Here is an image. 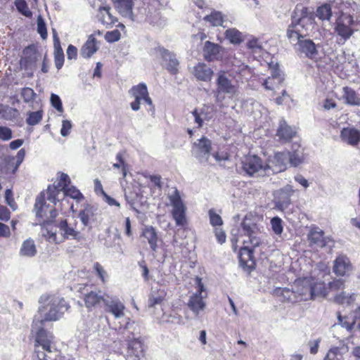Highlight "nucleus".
Segmentation results:
<instances>
[{
  "label": "nucleus",
  "mask_w": 360,
  "mask_h": 360,
  "mask_svg": "<svg viewBox=\"0 0 360 360\" xmlns=\"http://www.w3.org/2000/svg\"><path fill=\"white\" fill-rule=\"evenodd\" d=\"M261 230L255 220L245 217L240 226H235L231 231V242L234 250L236 243L241 240L244 246L240 248L239 262L240 266L248 271H251L255 265L253 252L259 246L262 239L259 236Z\"/></svg>",
  "instance_id": "obj_1"
},
{
  "label": "nucleus",
  "mask_w": 360,
  "mask_h": 360,
  "mask_svg": "<svg viewBox=\"0 0 360 360\" xmlns=\"http://www.w3.org/2000/svg\"><path fill=\"white\" fill-rule=\"evenodd\" d=\"M40 307L39 314L41 319L34 317L32 322V331L41 326L45 321H56L60 319L70 307L62 297L55 295H42L39 300Z\"/></svg>",
  "instance_id": "obj_2"
},
{
  "label": "nucleus",
  "mask_w": 360,
  "mask_h": 360,
  "mask_svg": "<svg viewBox=\"0 0 360 360\" xmlns=\"http://www.w3.org/2000/svg\"><path fill=\"white\" fill-rule=\"evenodd\" d=\"M191 155L203 165L212 164L210 162L211 157L217 162L226 160V158L221 155L219 152H213L212 141L204 136L193 143Z\"/></svg>",
  "instance_id": "obj_3"
},
{
  "label": "nucleus",
  "mask_w": 360,
  "mask_h": 360,
  "mask_svg": "<svg viewBox=\"0 0 360 360\" xmlns=\"http://www.w3.org/2000/svg\"><path fill=\"white\" fill-rule=\"evenodd\" d=\"M307 15L308 8L307 7L296 6L291 15L290 24L286 30V36L290 43H296L298 45L299 41L302 40L303 35L301 34V30L304 27L303 21Z\"/></svg>",
  "instance_id": "obj_4"
},
{
  "label": "nucleus",
  "mask_w": 360,
  "mask_h": 360,
  "mask_svg": "<svg viewBox=\"0 0 360 360\" xmlns=\"http://www.w3.org/2000/svg\"><path fill=\"white\" fill-rule=\"evenodd\" d=\"M356 22L352 15L342 13L335 20L334 32L339 44H344L354 33Z\"/></svg>",
  "instance_id": "obj_5"
},
{
  "label": "nucleus",
  "mask_w": 360,
  "mask_h": 360,
  "mask_svg": "<svg viewBox=\"0 0 360 360\" xmlns=\"http://www.w3.org/2000/svg\"><path fill=\"white\" fill-rule=\"evenodd\" d=\"M47 200L46 191H42L36 198L33 212L38 219L43 220V224L46 226L54 223L58 216V212L56 208L51 207L46 202Z\"/></svg>",
  "instance_id": "obj_6"
},
{
  "label": "nucleus",
  "mask_w": 360,
  "mask_h": 360,
  "mask_svg": "<svg viewBox=\"0 0 360 360\" xmlns=\"http://www.w3.org/2000/svg\"><path fill=\"white\" fill-rule=\"evenodd\" d=\"M229 77L230 75L225 71H219L217 74L216 89L214 94L218 103H221L224 100L225 95L231 97L237 91V86Z\"/></svg>",
  "instance_id": "obj_7"
},
{
  "label": "nucleus",
  "mask_w": 360,
  "mask_h": 360,
  "mask_svg": "<svg viewBox=\"0 0 360 360\" xmlns=\"http://www.w3.org/2000/svg\"><path fill=\"white\" fill-rule=\"evenodd\" d=\"M193 281L196 292L190 297L188 307L195 316H198L206 306L204 298L207 297V292L201 278L196 276Z\"/></svg>",
  "instance_id": "obj_8"
},
{
  "label": "nucleus",
  "mask_w": 360,
  "mask_h": 360,
  "mask_svg": "<svg viewBox=\"0 0 360 360\" xmlns=\"http://www.w3.org/2000/svg\"><path fill=\"white\" fill-rule=\"evenodd\" d=\"M130 95L134 98V101L130 103L131 108L134 111H138L140 109L141 101L143 100L149 105L148 110L155 114V106L152 99L149 96L147 86L145 83H139L133 86L129 91Z\"/></svg>",
  "instance_id": "obj_9"
},
{
  "label": "nucleus",
  "mask_w": 360,
  "mask_h": 360,
  "mask_svg": "<svg viewBox=\"0 0 360 360\" xmlns=\"http://www.w3.org/2000/svg\"><path fill=\"white\" fill-rule=\"evenodd\" d=\"M242 169L250 176H269L266 162L257 155L247 156L242 162Z\"/></svg>",
  "instance_id": "obj_10"
},
{
  "label": "nucleus",
  "mask_w": 360,
  "mask_h": 360,
  "mask_svg": "<svg viewBox=\"0 0 360 360\" xmlns=\"http://www.w3.org/2000/svg\"><path fill=\"white\" fill-rule=\"evenodd\" d=\"M168 198L172 206V215L176 226H184L187 223L186 207L181 200L179 191L175 188L174 192L168 195Z\"/></svg>",
  "instance_id": "obj_11"
},
{
  "label": "nucleus",
  "mask_w": 360,
  "mask_h": 360,
  "mask_svg": "<svg viewBox=\"0 0 360 360\" xmlns=\"http://www.w3.org/2000/svg\"><path fill=\"white\" fill-rule=\"evenodd\" d=\"M53 224L61 237L60 241L65 240L80 241L83 239L82 233L77 229L75 223H69L66 219H58L54 221Z\"/></svg>",
  "instance_id": "obj_12"
},
{
  "label": "nucleus",
  "mask_w": 360,
  "mask_h": 360,
  "mask_svg": "<svg viewBox=\"0 0 360 360\" xmlns=\"http://www.w3.org/2000/svg\"><path fill=\"white\" fill-rule=\"evenodd\" d=\"M154 51L161 58V65L171 75H176L179 73V61L174 52L161 46L155 47Z\"/></svg>",
  "instance_id": "obj_13"
},
{
  "label": "nucleus",
  "mask_w": 360,
  "mask_h": 360,
  "mask_svg": "<svg viewBox=\"0 0 360 360\" xmlns=\"http://www.w3.org/2000/svg\"><path fill=\"white\" fill-rule=\"evenodd\" d=\"M289 152L283 151L275 153L273 156L269 158L266 162L269 175L281 172L287 169L289 164Z\"/></svg>",
  "instance_id": "obj_14"
},
{
  "label": "nucleus",
  "mask_w": 360,
  "mask_h": 360,
  "mask_svg": "<svg viewBox=\"0 0 360 360\" xmlns=\"http://www.w3.org/2000/svg\"><path fill=\"white\" fill-rule=\"evenodd\" d=\"M294 193L295 190L290 184L276 191L274 194V208L282 212L288 209L291 205V197Z\"/></svg>",
  "instance_id": "obj_15"
},
{
  "label": "nucleus",
  "mask_w": 360,
  "mask_h": 360,
  "mask_svg": "<svg viewBox=\"0 0 360 360\" xmlns=\"http://www.w3.org/2000/svg\"><path fill=\"white\" fill-rule=\"evenodd\" d=\"M60 179L57 186L49 185L46 189L47 200L56 205V202L60 200L59 195L65 188H68L70 184V179L67 174L59 173Z\"/></svg>",
  "instance_id": "obj_16"
},
{
  "label": "nucleus",
  "mask_w": 360,
  "mask_h": 360,
  "mask_svg": "<svg viewBox=\"0 0 360 360\" xmlns=\"http://www.w3.org/2000/svg\"><path fill=\"white\" fill-rule=\"evenodd\" d=\"M103 303L105 311L112 314L115 319L124 316L125 306L117 297L106 295Z\"/></svg>",
  "instance_id": "obj_17"
},
{
  "label": "nucleus",
  "mask_w": 360,
  "mask_h": 360,
  "mask_svg": "<svg viewBox=\"0 0 360 360\" xmlns=\"http://www.w3.org/2000/svg\"><path fill=\"white\" fill-rule=\"evenodd\" d=\"M144 5H148L147 8H144L146 15V20L150 24L154 25H161V18L158 7L160 6L158 0H144Z\"/></svg>",
  "instance_id": "obj_18"
},
{
  "label": "nucleus",
  "mask_w": 360,
  "mask_h": 360,
  "mask_svg": "<svg viewBox=\"0 0 360 360\" xmlns=\"http://www.w3.org/2000/svg\"><path fill=\"white\" fill-rule=\"evenodd\" d=\"M307 283L305 281H297L293 285L297 295H299L297 297L299 302L308 299L313 300L317 295L316 292L317 286L311 284L306 285Z\"/></svg>",
  "instance_id": "obj_19"
},
{
  "label": "nucleus",
  "mask_w": 360,
  "mask_h": 360,
  "mask_svg": "<svg viewBox=\"0 0 360 360\" xmlns=\"http://www.w3.org/2000/svg\"><path fill=\"white\" fill-rule=\"evenodd\" d=\"M43 327L44 324L41 326L37 327L34 331L32 330V333L36 334L35 345H39L42 349L46 350L48 352H51V342L53 340V335L45 330Z\"/></svg>",
  "instance_id": "obj_20"
},
{
  "label": "nucleus",
  "mask_w": 360,
  "mask_h": 360,
  "mask_svg": "<svg viewBox=\"0 0 360 360\" xmlns=\"http://www.w3.org/2000/svg\"><path fill=\"white\" fill-rule=\"evenodd\" d=\"M23 56L20 60V65L25 70H30L34 66L39 58V53L34 45H30L24 49Z\"/></svg>",
  "instance_id": "obj_21"
},
{
  "label": "nucleus",
  "mask_w": 360,
  "mask_h": 360,
  "mask_svg": "<svg viewBox=\"0 0 360 360\" xmlns=\"http://www.w3.org/2000/svg\"><path fill=\"white\" fill-rule=\"evenodd\" d=\"M123 324H120L118 328L115 329V332L120 336V338H119L120 341L128 342L136 337L134 333L135 323L134 321H131L128 317H126L123 320Z\"/></svg>",
  "instance_id": "obj_22"
},
{
  "label": "nucleus",
  "mask_w": 360,
  "mask_h": 360,
  "mask_svg": "<svg viewBox=\"0 0 360 360\" xmlns=\"http://www.w3.org/2000/svg\"><path fill=\"white\" fill-rule=\"evenodd\" d=\"M203 56L207 61L218 60L222 58L221 46L207 41L203 47Z\"/></svg>",
  "instance_id": "obj_23"
},
{
  "label": "nucleus",
  "mask_w": 360,
  "mask_h": 360,
  "mask_svg": "<svg viewBox=\"0 0 360 360\" xmlns=\"http://www.w3.org/2000/svg\"><path fill=\"white\" fill-rule=\"evenodd\" d=\"M324 232L319 227L312 228L308 234V240L311 245H316L323 248L326 246L332 240L327 237H323Z\"/></svg>",
  "instance_id": "obj_24"
},
{
  "label": "nucleus",
  "mask_w": 360,
  "mask_h": 360,
  "mask_svg": "<svg viewBox=\"0 0 360 360\" xmlns=\"http://www.w3.org/2000/svg\"><path fill=\"white\" fill-rule=\"evenodd\" d=\"M340 138L347 144L356 146L360 142V131L354 127H345L341 130Z\"/></svg>",
  "instance_id": "obj_25"
},
{
  "label": "nucleus",
  "mask_w": 360,
  "mask_h": 360,
  "mask_svg": "<svg viewBox=\"0 0 360 360\" xmlns=\"http://www.w3.org/2000/svg\"><path fill=\"white\" fill-rule=\"evenodd\" d=\"M352 269L349 259L345 255H339L334 261L333 271L336 275L345 276Z\"/></svg>",
  "instance_id": "obj_26"
},
{
  "label": "nucleus",
  "mask_w": 360,
  "mask_h": 360,
  "mask_svg": "<svg viewBox=\"0 0 360 360\" xmlns=\"http://www.w3.org/2000/svg\"><path fill=\"white\" fill-rule=\"evenodd\" d=\"M213 73V70L203 63H199L194 67L193 75L198 80L210 82Z\"/></svg>",
  "instance_id": "obj_27"
},
{
  "label": "nucleus",
  "mask_w": 360,
  "mask_h": 360,
  "mask_svg": "<svg viewBox=\"0 0 360 360\" xmlns=\"http://www.w3.org/2000/svg\"><path fill=\"white\" fill-rule=\"evenodd\" d=\"M298 50L300 53L305 55L306 57L313 59L318 54L316 46L311 39H303L299 41Z\"/></svg>",
  "instance_id": "obj_28"
},
{
  "label": "nucleus",
  "mask_w": 360,
  "mask_h": 360,
  "mask_svg": "<svg viewBox=\"0 0 360 360\" xmlns=\"http://www.w3.org/2000/svg\"><path fill=\"white\" fill-rule=\"evenodd\" d=\"M295 130L289 126L284 120H280L276 135L281 141H288L295 136Z\"/></svg>",
  "instance_id": "obj_29"
},
{
  "label": "nucleus",
  "mask_w": 360,
  "mask_h": 360,
  "mask_svg": "<svg viewBox=\"0 0 360 360\" xmlns=\"http://www.w3.org/2000/svg\"><path fill=\"white\" fill-rule=\"evenodd\" d=\"M110 7L108 6H99L97 15L98 20L107 27L115 24L117 20L110 13Z\"/></svg>",
  "instance_id": "obj_30"
},
{
  "label": "nucleus",
  "mask_w": 360,
  "mask_h": 360,
  "mask_svg": "<svg viewBox=\"0 0 360 360\" xmlns=\"http://www.w3.org/2000/svg\"><path fill=\"white\" fill-rule=\"evenodd\" d=\"M97 50L98 47L96 46V39L94 37V34H91L82 46L80 50V55L84 58H89L97 51Z\"/></svg>",
  "instance_id": "obj_31"
},
{
  "label": "nucleus",
  "mask_w": 360,
  "mask_h": 360,
  "mask_svg": "<svg viewBox=\"0 0 360 360\" xmlns=\"http://www.w3.org/2000/svg\"><path fill=\"white\" fill-rule=\"evenodd\" d=\"M274 293L280 297H283V301H288L290 302H299V295H297L295 292L294 285L291 286V288H276L274 291Z\"/></svg>",
  "instance_id": "obj_32"
},
{
  "label": "nucleus",
  "mask_w": 360,
  "mask_h": 360,
  "mask_svg": "<svg viewBox=\"0 0 360 360\" xmlns=\"http://www.w3.org/2000/svg\"><path fill=\"white\" fill-rule=\"evenodd\" d=\"M116 8L124 17L132 18L133 2L131 0H115Z\"/></svg>",
  "instance_id": "obj_33"
},
{
  "label": "nucleus",
  "mask_w": 360,
  "mask_h": 360,
  "mask_svg": "<svg viewBox=\"0 0 360 360\" xmlns=\"http://www.w3.org/2000/svg\"><path fill=\"white\" fill-rule=\"evenodd\" d=\"M143 236L148 242L153 251H156L158 248V234L153 226H146L142 232Z\"/></svg>",
  "instance_id": "obj_34"
},
{
  "label": "nucleus",
  "mask_w": 360,
  "mask_h": 360,
  "mask_svg": "<svg viewBox=\"0 0 360 360\" xmlns=\"http://www.w3.org/2000/svg\"><path fill=\"white\" fill-rule=\"evenodd\" d=\"M348 352L347 347H336L329 349L323 360H345V355Z\"/></svg>",
  "instance_id": "obj_35"
},
{
  "label": "nucleus",
  "mask_w": 360,
  "mask_h": 360,
  "mask_svg": "<svg viewBox=\"0 0 360 360\" xmlns=\"http://www.w3.org/2000/svg\"><path fill=\"white\" fill-rule=\"evenodd\" d=\"M37 254V248L34 241L32 238H28L23 241L20 249V255L24 257H32Z\"/></svg>",
  "instance_id": "obj_36"
},
{
  "label": "nucleus",
  "mask_w": 360,
  "mask_h": 360,
  "mask_svg": "<svg viewBox=\"0 0 360 360\" xmlns=\"http://www.w3.org/2000/svg\"><path fill=\"white\" fill-rule=\"evenodd\" d=\"M95 211L96 209L94 206L90 205H86L83 210L79 211L78 217L84 226H87L89 224L94 216Z\"/></svg>",
  "instance_id": "obj_37"
},
{
  "label": "nucleus",
  "mask_w": 360,
  "mask_h": 360,
  "mask_svg": "<svg viewBox=\"0 0 360 360\" xmlns=\"http://www.w3.org/2000/svg\"><path fill=\"white\" fill-rule=\"evenodd\" d=\"M343 98L345 99L346 103L349 105H360V97L350 87L345 86L343 88Z\"/></svg>",
  "instance_id": "obj_38"
},
{
  "label": "nucleus",
  "mask_w": 360,
  "mask_h": 360,
  "mask_svg": "<svg viewBox=\"0 0 360 360\" xmlns=\"http://www.w3.org/2000/svg\"><path fill=\"white\" fill-rule=\"evenodd\" d=\"M203 20L208 22L212 26H223L224 22V17L222 13L219 11H213L210 15H207L203 18Z\"/></svg>",
  "instance_id": "obj_39"
},
{
  "label": "nucleus",
  "mask_w": 360,
  "mask_h": 360,
  "mask_svg": "<svg viewBox=\"0 0 360 360\" xmlns=\"http://www.w3.org/2000/svg\"><path fill=\"white\" fill-rule=\"evenodd\" d=\"M0 115L6 120L13 121L19 116V111L16 108L0 104Z\"/></svg>",
  "instance_id": "obj_40"
},
{
  "label": "nucleus",
  "mask_w": 360,
  "mask_h": 360,
  "mask_svg": "<svg viewBox=\"0 0 360 360\" xmlns=\"http://www.w3.org/2000/svg\"><path fill=\"white\" fill-rule=\"evenodd\" d=\"M63 195L62 202L65 200V197H70L77 202H80L84 200V197L83 194L77 189L75 186H70L68 188H65V190L61 192Z\"/></svg>",
  "instance_id": "obj_41"
},
{
  "label": "nucleus",
  "mask_w": 360,
  "mask_h": 360,
  "mask_svg": "<svg viewBox=\"0 0 360 360\" xmlns=\"http://www.w3.org/2000/svg\"><path fill=\"white\" fill-rule=\"evenodd\" d=\"M225 37L233 44H239L244 40L242 32L236 28L226 30Z\"/></svg>",
  "instance_id": "obj_42"
},
{
  "label": "nucleus",
  "mask_w": 360,
  "mask_h": 360,
  "mask_svg": "<svg viewBox=\"0 0 360 360\" xmlns=\"http://www.w3.org/2000/svg\"><path fill=\"white\" fill-rule=\"evenodd\" d=\"M105 297L101 294L91 291L85 295L84 302L86 307L90 308L99 304Z\"/></svg>",
  "instance_id": "obj_43"
},
{
  "label": "nucleus",
  "mask_w": 360,
  "mask_h": 360,
  "mask_svg": "<svg viewBox=\"0 0 360 360\" xmlns=\"http://www.w3.org/2000/svg\"><path fill=\"white\" fill-rule=\"evenodd\" d=\"M316 16L323 21H329L332 16V9L330 5L328 4H324L319 6L316 11Z\"/></svg>",
  "instance_id": "obj_44"
},
{
  "label": "nucleus",
  "mask_w": 360,
  "mask_h": 360,
  "mask_svg": "<svg viewBox=\"0 0 360 360\" xmlns=\"http://www.w3.org/2000/svg\"><path fill=\"white\" fill-rule=\"evenodd\" d=\"M304 161V153L302 149L298 146V148L292 152H289L288 162L293 167H297Z\"/></svg>",
  "instance_id": "obj_45"
},
{
  "label": "nucleus",
  "mask_w": 360,
  "mask_h": 360,
  "mask_svg": "<svg viewBox=\"0 0 360 360\" xmlns=\"http://www.w3.org/2000/svg\"><path fill=\"white\" fill-rule=\"evenodd\" d=\"M44 115L43 110L37 111H29L27 112L26 123L29 126L38 124L42 120Z\"/></svg>",
  "instance_id": "obj_46"
},
{
  "label": "nucleus",
  "mask_w": 360,
  "mask_h": 360,
  "mask_svg": "<svg viewBox=\"0 0 360 360\" xmlns=\"http://www.w3.org/2000/svg\"><path fill=\"white\" fill-rule=\"evenodd\" d=\"M335 300L338 304L349 305L354 302L355 294H347L345 292H342L335 297Z\"/></svg>",
  "instance_id": "obj_47"
},
{
  "label": "nucleus",
  "mask_w": 360,
  "mask_h": 360,
  "mask_svg": "<svg viewBox=\"0 0 360 360\" xmlns=\"http://www.w3.org/2000/svg\"><path fill=\"white\" fill-rule=\"evenodd\" d=\"M14 4L18 11L25 17H31L32 13L30 11L25 0H15Z\"/></svg>",
  "instance_id": "obj_48"
},
{
  "label": "nucleus",
  "mask_w": 360,
  "mask_h": 360,
  "mask_svg": "<svg viewBox=\"0 0 360 360\" xmlns=\"http://www.w3.org/2000/svg\"><path fill=\"white\" fill-rule=\"evenodd\" d=\"M20 95L24 102L26 103L32 102L37 96V94L30 87L22 88L21 89Z\"/></svg>",
  "instance_id": "obj_49"
},
{
  "label": "nucleus",
  "mask_w": 360,
  "mask_h": 360,
  "mask_svg": "<svg viewBox=\"0 0 360 360\" xmlns=\"http://www.w3.org/2000/svg\"><path fill=\"white\" fill-rule=\"evenodd\" d=\"M338 324L345 328L348 331L352 330L355 324V321L353 319L347 316H342L340 313L338 314Z\"/></svg>",
  "instance_id": "obj_50"
},
{
  "label": "nucleus",
  "mask_w": 360,
  "mask_h": 360,
  "mask_svg": "<svg viewBox=\"0 0 360 360\" xmlns=\"http://www.w3.org/2000/svg\"><path fill=\"white\" fill-rule=\"evenodd\" d=\"M270 222L273 232L280 236L283 231L282 219L278 217H274L271 219Z\"/></svg>",
  "instance_id": "obj_51"
},
{
  "label": "nucleus",
  "mask_w": 360,
  "mask_h": 360,
  "mask_svg": "<svg viewBox=\"0 0 360 360\" xmlns=\"http://www.w3.org/2000/svg\"><path fill=\"white\" fill-rule=\"evenodd\" d=\"M37 32L43 39L47 38V29L46 22L41 15H39L37 19Z\"/></svg>",
  "instance_id": "obj_52"
},
{
  "label": "nucleus",
  "mask_w": 360,
  "mask_h": 360,
  "mask_svg": "<svg viewBox=\"0 0 360 360\" xmlns=\"http://www.w3.org/2000/svg\"><path fill=\"white\" fill-rule=\"evenodd\" d=\"M94 270L96 275L100 278L103 283H106L108 278V274L104 268L98 263L96 262L94 264Z\"/></svg>",
  "instance_id": "obj_53"
},
{
  "label": "nucleus",
  "mask_w": 360,
  "mask_h": 360,
  "mask_svg": "<svg viewBox=\"0 0 360 360\" xmlns=\"http://www.w3.org/2000/svg\"><path fill=\"white\" fill-rule=\"evenodd\" d=\"M50 102L51 105L59 112H63V107L62 101L60 96L56 94L52 93L50 97Z\"/></svg>",
  "instance_id": "obj_54"
},
{
  "label": "nucleus",
  "mask_w": 360,
  "mask_h": 360,
  "mask_svg": "<svg viewBox=\"0 0 360 360\" xmlns=\"http://www.w3.org/2000/svg\"><path fill=\"white\" fill-rule=\"evenodd\" d=\"M192 115L194 117L195 123L198 124V127L200 128L203 125V121L207 119V114L201 110L200 112L198 110L195 109L192 112Z\"/></svg>",
  "instance_id": "obj_55"
},
{
  "label": "nucleus",
  "mask_w": 360,
  "mask_h": 360,
  "mask_svg": "<svg viewBox=\"0 0 360 360\" xmlns=\"http://www.w3.org/2000/svg\"><path fill=\"white\" fill-rule=\"evenodd\" d=\"M120 37L121 34L118 30L107 32L105 34V39L109 43L117 41L120 40Z\"/></svg>",
  "instance_id": "obj_56"
},
{
  "label": "nucleus",
  "mask_w": 360,
  "mask_h": 360,
  "mask_svg": "<svg viewBox=\"0 0 360 360\" xmlns=\"http://www.w3.org/2000/svg\"><path fill=\"white\" fill-rule=\"evenodd\" d=\"M209 217L210 224L213 226H221L223 224L221 217L217 214L214 210L211 209L209 210Z\"/></svg>",
  "instance_id": "obj_57"
},
{
  "label": "nucleus",
  "mask_w": 360,
  "mask_h": 360,
  "mask_svg": "<svg viewBox=\"0 0 360 360\" xmlns=\"http://www.w3.org/2000/svg\"><path fill=\"white\" fill-rule=\"evenodd\" d=\"M13 137L12 130L6 126H0V140L7 141Z\"/></svg>",
  "instance_id": "obj_58"
},
{
  "label": "nucleus",
  "mask_w": 360,
  "mask_h": 360,
  "mask_svg": "<svg viewBox=\"0 0 360 360\" xmlns=\"http://www.w3.org/2000/svg\"><path fill=\"white\" fill-rule=\"evenodd\" d=\"M127 347L129 349H131L133 353L137 352L141 350L142 345L139 337H135L134 339L127 342Z\"/></svg>",
  "instance_id": "obj_59"
},
{
  "label": "nucleus",
  "mask_w": 360,
  "mask_h": 360,
  "mask_svg": "<svg viewBox=\"0 0 360 360\" xmlns=\"http://www.w3.org/2000/svg\"><path fill=\"white\" fill-rule=\"evenodd\" d=\"M54 56H64L63 49L60 46V39L57 34L53 33Z\"/></svg>",
  "instance_id": "obj_60"
},
{
  "label": "nucleus",
  "mask_w": 360,
  "mask_h": 360,
  "mask_svg": "<svg viewBox=\"0 0 360 360\" xmlns=\"http://www.w3.org/2000/svg\"><path fill=\"white\" fill-rule=\"evenodd\" d=\"M58 229L56 231L49 230V229H46V232L43 233L44 236L50 242H53L55 243H59L60 240H58L57 237Z\"/></svg>",
  "instance_id": "obj_61"
},
{
  "label": "nucleus",
  "mask_w": 360,
  "mask_h": 360,
  "mask_svg": "<svg viewBox=\"0 0 360 360\" xmlns=\"http://www.w3.org/2000/svg\"><path fill=\"white\" fill-rule=\"evenodd\" d=\"M247 47L254 52L261 50L262 46L256 38H253L247 42Z\"/></svg>",
  "instance_id": "obj_62"
},
{
  "label": "nucleus",
  "mask_w": 360,
  "mask_h": 360,
  "mask_svg": "<svg viewBox=\"0 0 360 360\" xmlns=\"http://www.w3.org/2000/svg\"><path fill=\"white\" fill-rule=\"evenodd\" d=\"M72 129V123L69 120H63L62 122V127L60 129V134L62 136H67Z\"/></svg>",
  "instance_id": "obj_63"
},
{
  "label": "nucleus",
  "mask_w": 360,
  "mask_h": 360,
  "mask_svg": "<svg viewBox=\"0 0 360 360\" xmlns=\"http://www.w3.org/2000/svg\"><path fill=\"white\" fill-rule=\"evenodd\" d=\"M15 165L14 158L6 162L3 169L6 174H14L17 170H14L13 167Z\"/></svg>",
  "instance_id": "obj_64"
}]
</instances>
